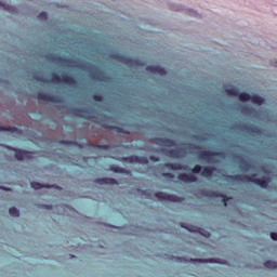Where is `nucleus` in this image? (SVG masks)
Returning <instances> with one entry per match:
<instances>
[{
    "instance_id": "38",
    "label": "nucleus",
    "mask_w": 277,
    "mask_h": 277,
    "mask_svg": "<svg viewBox=\"0 0 277 277\" xmlns=\"http://www.w3.org/2000/svg\"><path fill=\"white\" fill-rule=\"evenodd\" d=\"M0 5H2V8H5V3H3L2 0H0Z\"/></svg>"
},
{
    "instance_id": "6",
    "label": "nucleus",
    "mask_w": 277,
    "mask_h": 277,
    "mask_svg": "<svg viewBox=\"0 0 277 277\" xmlns=\"http://www.w3.org/2000/svg\"><path fill=\"white\" fill-rule=\"evenodd\" d=\"M121 161H126L127 163H143L145 166L148 164V158L138 156L123 157Z\"/></svg>"
},
{
    "instance_id": "35",
    "label": "nucleus",
    "mask_w": 277,
    "mask_h": 277,
    "mask_svg": "<svg viewBox=\"0 0 277 277\" xmlns=\"http://www.w3.org/2000/svg\"><path fill=\"white\" fill-rule=\"evenodd\" d=\"M150 160H151V161H159V158H157V157H155V156H151V157H150Z\"/></svg>"
},
{
    "instance_id": "34",
    "label": "nucleus",
    "mask_w": 277,
    "mask_h": 277,
    "mask_svg": "<svg viewBox=\"0 0 277 277\" xmlns=\"http://www.w3.org/2000/svg\"><path fill=\"white\" fill-rule=\"evenodd\" d=\"M206 261L205 260H194V259H190V263H205Z\"/></svg>"
},
{
    "instance_id": "27",
    "label": "nucleus",
    "mask_w": 277,
    "mask_h": 277,
    "mask_svg": "<svg viewBox=\"0 0 277 277\" xmlns=\"http://www.w3.org/2000/svg\"><path fill=\"white\" fill-rule=\"evenodd\" d=\"M113 172H118L119 174H124V169L120 168V167H114Z\"/></svg>"
},
{
    "instance_id": "36",
    "label": "nucleus",
    "mask_w": 277,
    "mask_h": 277,
    "mask_svg": "<svg viewBox=\"0 0 277 277\" xmlns=\"http://www.w3.org/2000/svg\"><path fill=\"white\" fill-rule=\"evenodd\" d=\"M193 148H194V150H200V146H198V145H193Z\"/></svg>"
},
{
    "instance_id": "4",
    "label": "nucleus",
    "mask_w": 277,
    "mask_h": 277,
    "mask_svg": "<svg viewBox=\"0 0 277 277\" xmlns=\"http://www.w3.org/2000/svg\"><path fill=\"white\" fill-rule=\"evenodd\" d=\"M156 198L160 200V202H181V199L176 195H168L166 193L158 192L155 194Z\"/></svg>"
},
{
    "instance_id": "1",
    "label": "nucleus",
    "mask_w": 277,
    "mask_h": 277,
    "mask_svg": "<svg viewBox=\"0 0 277 277\" xmlns=\"http://www.w3.org/2000/svg\"><path fill=\"white\" fill-rule=\"evenodd\" d=\"M227 181H236L238 183H254V185H259L263 189H267L269 185V177L256 179V174L253 173L251 175H226Z\"/></svg>"
},
{
    "instance_id": "2",
    "label": "nucleus",
    "mask_w": 277,
    "mask_h": 277,
    "mask_svg": "<svg viewBox=\"0 0 277 277\" xmlns=\"http://www.w3.org/2000/svg\"><path fill=\"white\" fill-rule=\"evenodd\" d=\"M52 81L53 83H66L67 85H76L77 80H75V77L65 74L62 77L57 76V74L52 75Z\"/></svg>"
},
{
    "instance_id": "8",
    "label": "nucleus",
    "mask_w": 277,
    "mask_h": 277,
    "mask_svg": "<svg viewBox=\"0 0 277 277\" xmlns=\"http://www.w3.org/2000/svg\"><path fill=\"white\" fill-rule=\"evenodd\" d=\"M72 115L77 116L78 118H85L90 120V110L88 108H72Z\"/></svg>"
},
{
    "instance_id": "10",
    "label": "nucleus",
    "mask_w": 277,
    "mask_h": 277,
    "mask_svg": "<svg viewBox=\"0 0 277 277\" xmlns=\"http://www.w3.org/2000/svg\"><path fill=\"white\" fill-rule=\"evenodd\" d=\"M179 181H182V183H197L198 177L196 175H188L187 173H180L177 175Z\"/></svg>"
},
{
    "instance_id": "17",
    "label": "nucleus",
    "mask_w": 277,
    "mask_h": 277,
    "mask_svg": "<svg viewBox=\"0 0 277 277\" xmlns=\"http://www.w3.org/2000/svg\"><path fill=\"white\" fill-rule=\"evenodd\" d=\"M251 96L249 93H246V92H239L238 93V98L240 101H242L243 103H246V101H251Z\"/></svg>"
},
{
    "instance_id": "18",
    "label": "nucleus",
    "mask_w": 277,
    "mask_h": 277,
    "mask_svg": "<svg viewBox=\"0 0 277 277\" xmlns=\"http://www.w3.org/2000/svg\"><path fill=\"white\" fill-rule=\"evenodd\" d=\"M89 148H98L100 150H109L111 148V145H95V144H89Z\"/></svg>"
},
{
    "instance_id": "25",
    "label": "nucleus",
    "mask_w": 277,
    "mask_h": 277,
    "mask_svg": "<svg viewBox=\"0 0 277 277\" xmlns=\"http://www.w3.org/2000/svg\"><path fill=\"white\" fill-rule=\"evenodd\" d=\"M9 213L10 215H12V217H18L21 215V212L18 211V209L14 207L9 209Z\"/></svg>"
},
{
    "instance_id": "28",
    "label": "nucleus",
    "mask_w": 277,
    "mask_h": 277,
    "mask_svg": "<svg viewBox=\"0 0 277 277\" xmlns=\"http://www.w3.org/2000/svg\"><path fill=\"white\" fill-rule=\"evenodd\" d=\"M93 101L95 103H103V95H93Z\"/></svg>"
},
{
    "instance_id": "33",
    "label": "nucleus",
    "mask_w": 277,
    "mask_h": 277,
    "mask_svg": "<svg viewBox=\"0 0 277 277\" xmlns=\"http://www.w3.org/2000/svg\"><path fill=\"white\" fill-rule=\"evenodd\" d=\"M271 238L273 241H277V233H271Z\"/></svg>"
},
{
    "instance_id": "19",
    "label": "nucleus",
    "mask_w": 277,
    "mask_h": 277,
    "mask_svg": "<svg viewBox=\"0 0 277 277\" xmlns=\"http://www.w3.org/2000/svg\"><path fill=\"white\" fill-rule=\"evenodd\" d=\"M0 131H9V133H18V128L0 126Z\"/></svg>"
},
{
    "instance_id": "7",
    "label": "nucleus",
    "mask_w": 277,
    "mask_h": 277,
    "mask_svg": "<svg viewBox=\"0 0 277 277\" xmlns=\"http://www.w3.org/2000/svg\"><path fill=\"white\" fill-rule=\"evenodd\" d=\"M213 157H222V153L209 150H202L199 153V158L205 159L206 161H211Z\"/></svg>"
},
{
    "instance_id": "5",
    "label": "nucleus",
    "mask_w": 277,
    "mask_h": 277,
    "mask_svg": "<svg viewBox=\"0 0 277 277\" xmlns=\"http://www.w3.org/2000/svg\"><path fill=\"white\" fill-rule=\"evenodd\" d=\"M9 148H10V150L15 151V159H17V161H25V159H31V155H34V153H31V151L16 149V148H12V147H9Z\"/></svg>"
},
{
    "instance_id": "29",
    "label": "nucleus",
    "mask_w": 277,
    "mask_h": 277,
    "mask_svg": "<svg viewBox=\"0 0 277 277\" xmlns=\"http://www.w3.org/2000/svg\"><path fill=\"white\" fill-rule=\"evenodd\" d=\"M39 18H40L41 21H47V18H48L47 12H41V13L39 14Z\"/></svg>"
},
{
    "instance_id": "13",
    "label": "nucleus",
    "mask_w": 277,
    "mask_h": 277,
    "mask_svg": "<svg viewBox=\"0 0 277 277\" xmlns=\"http://www.w3.org/2000/svg\"><path fill=\"white\" fill-rule=\"evenodd\" d=\"M95 183H97V185H118V181L114 177L96 179Z\"/></svg>"
},
{
    "instance_id": "31",
    "label": "nucleus",
    "mask_w": 277,
    "mask_h": 277,
    "mask_svg": "<svg viewBox=\"0 0 277 277\" xmlns=\"http://www.w3.org/2000/svg\"><path fill=\"white\" fill-rule=\"evenodd\" d=\"M162 176L164 179H174V174H172V173H162Z\"/></svg>"
},
{
    "instance_id": "26",
    "label": "nucleus",
    "mask_w": 277,
    "mask_h": 277,
    "mask_svg": "<svg viewBox=\"0 0 277 277\" xmlns=\"http://www.w3.org/2000/svg\"><path fill=\"white\" fill-rule=\"evenodd\" d=\"M193 174H200L202 172V166L196 164L192 170Z\"/></svg>"
},
{
    "instance_id": "21",
    "label": "nucleus",
    "mask_w": 277,
    "mask_h": 277,
    "mask_svg": "<svg viewBox=\"0 0 277 277\" xmlns=\"http://www.w3.org/2000/svg\"><path fill=\"white\" fill-rule=\"evenodd\" d=\"M167 155L169 156V157H173L174 159H179V155H180V150L179 149H169L168 151H167Z\"/></svg>"
},
{
    "instance_id": "39",
    "label": "nucleus",
    "mask_w": 277,
    "mask_h": 277,
    "mask_svg": "<svg viewBox=\"0 0 277 277\" xmlns=\"http://www.w3.org/2000/svg\"><path fill=\"white\" fill-rule=\"evenodd\" d=\"M57 60H62V57H57Z\"/></svg>"
},
{
    "instance_id": "32",
    "label": "nucleus",
    "mask_w": 277,
    "mask_h": 277,
    "mask_svg": "<svg viewBox=\"0 0 277 277\" xmlns=\"http://www.w3.org/2000/svg\"><path fill=\"white\" fill-rule=\"evenodd\" d=\"M35 79L36 81H43V83L47 81L42 76H36Z\"/></svg>"
},
{
    "instance_id": "16",
    "label": "nucleus",
    "mask_w": 277,
    "mask_h": 277,
    "mask_svg": "<svg viewBox=\"0 0 277 277\" xmlns=\"http://www.w3.org/2000/svg\"><path fill=\"white\" fill-rule=\"evenodd\" d=\"M251 103H254L255 105H263L265 100L260 95H251Z\"/></svg>"
},
{
    "instance_id": "20",
    "label": "nucleus",
    "mask_w": 277,
    "mask_h": 277,
    "mask_svg": "<svg viewBox=\"0 0 277 277\" xmlns=\"http://www.w3.org/2000/svg\"><path fill=\"white\" fill-rule=\"evenodd\" d=\"M264 266L267 267V269H277V262L268 260L264 263Z\"/></svg>"
},
{
    "instance_id": "23",
    "label": "nucleus",
    "mask_w": 277,
    "mask_h": 277,
    "mask_svg": "<svg viewBox=\"0 0 277 277\" xmlns=\"http://www.w3.org/2000/svg\"><path fill=\"white\" fill-rule=\"evenodd\" d=\"M30 185H31L32 189H42V187H47V188L52 187L51 185L44 186V185L40 184L39 182H31Z\"/></svg>"
},
{
    "instance_id": "22",
    "label": "nucleus",
    "mask_w": 277,
    "mask_h": 277,
    "mask_svg": "<svg viewBox=\"0 0 277 277\" xmlns=\"http://www.w3.org/2000/svg\"><path fill=\"white\" fill-rule=\"evenodd\" d=\"M228 96H239V90L237 88H229L226 90Z\"/></svg>"
},
{
    "instance_id": "12",
    "label": "nucleus",
    "mask_w": 277,
    "mask_h": 277,
    "mask_svg": "<svg viewBox=\"0 0 277 277\" xmlns=\"http://www.w3.org/2000/svg\"><path fill=\"white\" fill-rule=\"evenodd\" d=\"M156 143H158L159 146H166L167 148H173V146H176V142L171 138H156Z\"/></svg>"
},
{
    "instance_id": "11",
    "label": "nucleus",
    "mask_w": 277,
    "mask_h": 277,
    "mask_svg": "<svg viewBox=\"0 0 277 277\" xmlns=\"http://www.w3.org/2000/svg\"><path fill=\"white\" fill-rule=\"evenodd\" d=\"M164 168H167V170H184V172H187V170H189V167L187 166L172 162L164 163Z\"/></svg>"
},
{
    "instance_id": "37",
    "label": "nucleus",
    "mask_w": 277,
    "mask_h": 277,
    "mask_svg": "<svg viewBox=\"0 0 277 277\" xmlns=\"http://www.w3.org/2000/svg\"><path fill=\"white\" fill-rule=\"evenodd\" d=\"M43 209H53V206H43Z\"/></svg>"
},
{
    "instance_id": "9",
    "label": "nucleus",
    "mask_w": 277,
    "mask_h": 277,
    "mask_svg": "<svg viewBox=\"0 0 277 277\" xmlns=\"http://www.w3.org/2000/svg\"><path fill=\"white\" fill-rule=\"evenodd\" d=\"M146 70L148 72H154V75H160L161 77H163L166 75V68L159 66V65H149L146 67Z\"/></svg>"
},
{
    "instance_id": "3",
    "label": "nucleus",
    "mask_w": 277,
    "mask_h": 277,
    "mask_svg": "<svg viewBox=\"0 0 277 277\" xmlns=\"http://www.w3.org/2000/svg\"><path fill=\"white\" fill-rule=\"evenodd\" d=\"M201 194L202 196H207L208 198H223L225 207H228V200H233V197H227L213 190H202Z\"/></svg>"
},
{
    "instance_id": "15",
    "label": "nucleus",
    "mask_w": 277,
    "mask_h": 277,
    "mask_svg": "<svg viewBox=\"0 0 277 277\" xmlns=\"http://www.w3.org/2000/svg\"><path fill=\"white\" fill-rule=\"evenodd\" d=\"M215 170H217L215 167H205L201 172V176H203L205 179H211Z\"/></svg>"
},
{
    "instance_id": "30",
    "label": "nucleus",
    "mask_w": 277,
    "mask_h": 277,
    "mask_svg": "<svg viewBox=\"0 0 277 277\" xmlns=\"http://www.w3.org/2000/svg\"><path fill=\"white\" fill-rule=\"evenodd\" d=\"M111 131H116V133H122V128L120 127H110Z\"/></svg>"
},
{
    "instance_id": "24",
    "label": "nucleus",
    "mask_w": 277,
    "mask_h": 277,
    "mask_svg": "<svg viewBox=\"0 0 277 277\" xmlns=\"http://www.w3.org/2000/svg\"><path fill=\"white\" fill-rule=\"evenodd\" d=\"M61 144H64L65 146H78L79 148H83V145H78L77 142L71 141H61Z\"/></svg>"
},
{
    "instance_id": "14",
    "label": "nucleus",
    "mask_w": 277,
    "mask_h": 277,
    "mask_svg": "<svg viewBox=\"0 0 277 277\" xmlns=\"http://www.w3.org/2000/svg\"><path fill=\"white\" fill-rule=\"evenodd\" d=\"M38 101H47L48 103H55V97L47 93H37Z\"/></svg>"
},
{
    "instance_id": "40",
    "label": "nucleus",
    "mask_w": 277,
    "mask_h": 277,
    "mask_svg": "<svg viewBox=\"0 0 277 277\" xmlns=\"http://www.w3.org/2000/svg\"><path fill=\"white\" fill-rule=\"evenodd\" d=\"M189 230H194V232H196V229H189Z\"/></svg>"
}]
</instances>
